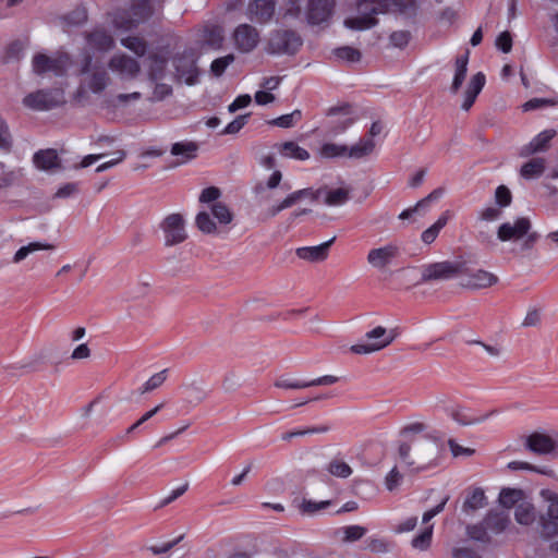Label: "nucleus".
<instances>
[{
  "instance_id": "f257e3e1",
  "label": "nucleus",
  "mask_w": 558,
  "mask_h": 558,
  "mask_svg": "<svg viewBox=\"0 0 558 558\" xmlns=\"http://www.w3.org/2000/svg\"><path fill=\"white\" fill-rule=\"evenodd\" d=\"M510 524L509 513L505 510H489L482 522L466 527L468 535L475 541L489 543L492 535L501 534Z\"/></svg>"
},
{
  "instance_id": "f03ea898",
  "label": "nucleus",
  "mask_w": 558,
  "mask_h": 558,
  "mask_svg": "<svg viewBox=\"0 0 558 558\" xmlns=\"http://www.w3.org/2000/svg\"><path fill=\"white\" fill-rule=\"evenodd\" d=\"M388 8L387 0H359L356 3L359 15L345 19L344 25L354 31L369 29L378 23L376 15L386 13Z\"/></svg>"
},
{
  "instance_id": "7ed1b4c3",
  "label": "nucleus",
  "mask_w": 558,
  "mask_h": 558,
  "mask_svg": "<svg viewBox=\"0 0 558 558\" xmlns=\"http://www.w3.org/2000/svg\"><path fill=\"white\" fill-rule=\"evenodd\" d=\"M153 15L150 0H132L130 12L125 10L117 11L112 23L114 27L130 31L140 23L145 22Z\"/></svg>"
},
{
  "instance_id": "20e7f679",
  "label": "nucleus",
  "mask_w": 558,
  "mask_h": 558,
  "mask_svg": "<svg viewBox=\"0 0 558 558\" xmlns=\"http://www.w3.org/2000/svg\"><path fill=\"white\" fill-rule=\"evenodd\" d=\"M437 448L435 445L426 442L420 446L415 452V458L411 457V445L402 442L399 446V456L403 462L416 471H424L435 466L437 459Z\"/></svg>"
},
{
  "instance_id": "39448f33",
  "label": "nucleus",
  "mask_w": 558,
  "mask_h": 558,
  "mask_svg": "<svg viewBox=\"0 0 558 558\" xmlns=\"http://www.w3.org/2000/svg\"><path fill=\"white\" fill-rule=\"evenodd\" d=\"M64 104V92L61 88L38 89L23 98V105L36 111H48Z\"/></svg>"
},
{
  "instance_id": "423d86ee",
  "label": "nucleus",
  "mask_w": 558,
  "mask_h": 558,
  "mask_svg": "<svg viewBox=\"0 0 558 558\" xmlns=\"http://www.w3.org/2000/svg\"><path fill=\"white\" fill-rule=\"evenodd\" d=\"M301 36L291 29H278L270 34L267 52L270 54H295L301 48Z\"/></svg>"
},
{
  "instance_id": "0eeeda50",
  "label": "nucleus",
  "mask_w": 558,
  "mask_h": 558,
  "mask_svg": "<svg viewBox=\"0 0 558 558\" xmlns=\"http://www.w3.org/2000/svg\"><path fill=\"white\" fill-rule=\"evenodd\" d=\"M461 274H466L465 263L450 260L432 263L423 267L421 282L450 280Z\"/></svg>"
},
{
  "instance_id": "6e6552de",
  "label": "nucleus",
  "mask_w": 558,
  "mask_h": 558,
  "mask_svg": "<svg viewBox=\"0 0 558 558\" xmlns=\"http://www.w3.org/2000/svg\"><path fill=\"white\" fill-rule=\"evenodd\" d=\"M197 53L194 49H185L182 53H177L172 59V64L179 80L187 85H194L198 82L199 70L197 68Z\"/></svg>"
},
{
  "instance_id": "1a4fd4ad",
  "label": "nucleus",
  "mask_w": 558,
  "mask_h": 558,
  "mask_svg": "<svg viewBox=\"0 0 558 558\" xmlns=\"http://www.w3.org/2000/svg\"><path fill=\"white\" fill-rule=\"evenodd\" d=\"M365 338L368 343H359L351 347V352L355 354H368L379 351L388 347L396 338V331L392 329L389 332L385 327L377 326L371 331L366 332Z\"/></svg>"
},
{
  "instance_id": "9d476101",
  "label": "nucleus",
  "mask_w": 558,
  "mask_h": 558,
  "mask_svg": "<svg viewBox=\"0 0 558 558\" xmlns=\"http://www.w3.org/2000/svg\"><path fill=\"white\" fill-rule=\"evenodd\" d=\"M524 448L537 456L558 457V437L548 434L534 432L524 437Z\"/></svg>"
},
{
  "instance_id": "9b49d317",
  "label": "nucleus",
  "mask_w": 558,
  "mask_h": 558,
  "mask_svg": "<svg viewBox=\"0 0 558 558\" xmlns=\"http://www.w3.org/2000/svg\"><path fill=\"white\" fill-rule=\"evenodd\" d=\"M81 74H89L87 86L94 94H100L106 89L110 82L108 72L102 66L93 64V57L86 54L83 59L80 70Z\"/></svg>"
},
{
  "instance_id": "f8f14e48",
  "label": "nucleus",
  "mask_w": 558,
  "mask_h": 558,
  "mask_svg": "<svg viewBox=\"0 0 558 558\" xmlns=\"http://www.w3.org/2000/svg\"><path fill=\"white\" fill-rule=\"evenodd\" d=\"M160 228L165 233L166 246L180 244L187 238L185 222L180 214L168 215L160 223Z\"/></svg>"
},
{
  "instance_id": "ddd939ff",
  "label": "nucleus",
  "mask_w": 558,
  "mask_h": 558,
  "mask_svg": "<svg viewBox=\"0 0 558 558\" xmlns=\"http://www.w3.org/2000/svg\"><path fill=\"white\" fill-rule=\"evenodd\" d=\"M325 189L313 190L311 187L302 189L290 193L282 202L272 205L267 209V217L274 218L282 210L292 207L299 201L305 197H311L312 201H319L323 196Z\"/></svg>"
},
{
  "instance_id": "4468645a",
  "label": "nucleus",
  "mask_w": 558,
  "mask_h": 558,
  "mask_svg": "<svg viewBox=\"0 0 558 558\" xmlns=\"http://www.w3.org/2000/svg\"><path fill=\"white\" fill-rule=\"evenodd\" d=\"M65 63L66 56L51 58L45 53H36L32 61L33 71L38 75H43L48 72L61 75L65 70Z\"/></svg>"
},
{
  "instance_id": "2eb2a0df",
  "label": "nucleus",
  "mask_w": 558,
  "mask_h": 558,
  "mask_svg": "<svg viewBox=\"0 0 558 558\" xmlns=\"http://www.w3.org/2000/svg\"><path fill=\"white\" fill-rule=\"evenodd\" d=\"M531 229V221L526 217L518 218L513 225L504 222L498 227L497 238L501 242L517 241L525 236Z\"/></svg>"
},
{
  "instance_id": "dca6fc26",
  "label": "nucleus",
  "mask_w": 558,
  "mask_h": 558,
  "mask_svg": "<svg viewBox=\"0 0 558 558\" xmlns=\"http://www.w3.org/2000/svg\"><path fill=\"white\" fill-rule=\"evenodd\" d=\"M234 44L241 52H251L259 41L257 29L250 24L239 25L233 33Z\"/></svg>"
},
{
  "instance_id": "f3484780",
  "label": "nucleus",
  "mask_w": 558,
  "mask_h": 558,
  "mask_svg": "<svg viewBox=\"0 0 558 558\" xmlns=\"http://www.w3.org/2000/svg\"><path fill=\"white\" fill-rule=\"evenodd\" d=\"M399 247L388 244L378 248H372L367 254V263L377 269H384L399 255Z\"/></svg>"
},
{
  "instance_id": "a211bd4d",
  "label": "nucleus",
  "mask_w": 558,
  "mask_h": 558,
  "mask_svg": "<svg viewBox=\"0 0 558 558\" xmlns=\"http://www.w3.org/2000/svg\"><path fill=\"white\" fill-rule=\"evenodd\" d=\"M335 0H310L307 4V21L318 25L326 22L332 14Z\"/></svg>"
},
{
  "instance_id": "6ab92c4d",
  "label": "nucleus",
  "mask_w": 558,
  "mask_h": 558,
  "mask_svg": "<svg viewBox=\"0 0 558 558\" xmlns=\"http://www.w3.org/2000/svg\"><path fill=\"white\" fill-rule=\"evenodd\" d=\"M463 275L465 278L461 284L472 290L489 288L498 282L496 275L484 269L470 271L466 268V274Z\"/></svg>"
},
{
  "instance_id": "aec40b11",
  "label": "nucleus",
  "mask_w": 558,
  "mask_h": 558,
  "mask_svg": "<svg viewBox=\"0 0 558 558\" xmlns=\"http://www.w3.org/2000/svg\"><path fill=\"white\" fill-rule=\"evenodd\" d=\"M109 68L125 78H134L141 71L140 63L126 54L113 56L109 61Z\"/></svg>"
},
{
  "instance_id": "412c9836",
  "label": "nucleus",
  "mask_w": 558,
  "mask_h": 558,
  "mask_svg": "<svg viewBox=\"0 0 558 558\" xmlns=\"http://www.w3.org/2000/svg\"><path fill=\"white\" fill-rule=\"evenodd\" d=\"M275 0H253L248 3V16L252 21L266 23L275 13Z\"/></svg>"
},
{
  "instance_id": "4be33fe9",
  "label": "nucleus",
  "mask_w": 558,
  "mask_h": 558,
  "mask_svg": "<svg viewBox=\"0 0 558 558\" xmlns=\"http://www.w3.org/2000/svg\"><path fill=\"white\" fill-rule=\"evenodd\" d=\"M335 240L336 236L316 246L299 247L296 248L295 254L299 258L307 262H323L328 257L329 248Z\"/></svg>"
},
{
  "instance_id": "5701e85b",
  "label": "nucleus",
  "mask_w": 558,
  "mask_h": 558,
  "mask_svg": "<svg viewBox=\"0 0 558 558\" xmlns=\"http://www.w3.org/2000/svg\"><path fill=\"white\" fill-rule=\"evenodd\" d=\"M486 82V77L484 73L477 72L474 74L471 78V81L468 84V87L464 92V100L462 102L461 108L465 111L470 110V108L475 102L478 94L482 92L484 85Z\"/></svg>"
},
{
  "instance_id": "b1692460",
  "label": "nucleus",
  "mask_w": 558,
  "mask_h": 558,
  "mask_svg": "<svg viewBox=\"0 0 558 558\" xmlns=\"http://www.w3.org/2000/svg\"><path fill=\"white\" fill-rule=\"evenodd\" d=\"M33 162L36 168L44 171L61 168L60 158L57 150L53 148L40 149L36 151L33 156Z\"/></svg>"
},
{
  "instance_id": "393cba45",
  "label": "nucleus",
  "mask_w": 558,
  "mask_h": 558,
  "mask_svg": "<svg viewBox=\"0 0 558 558\" xmlns=\"http://www.w3.org/2000/svg\"><path fill=\"white\" fill-rule=\"evenodd\" d=\"M556 135L555 130H545L537 134L527 145L521 150V156H530L536 153L545 151L549 147L550 141Z\"/></svg>"
},
{
  "instance_id": "a878e982",
  "label": "nucleus",
  "mask_w": 558,
  "mask_h": 558,
  "mask_svg": "<svg viewBox=\"0 0 558 558\" xmlns=\"http://www.w3.org/2000/svg\"><path fill=\"white\" fill-rule=\"evenodd\" d=\"M85 38L92 48L99 51H108L114 46L113 37L102 28H96L86 33Z\"/></svg>"
},
{
  "instance_id": "bb28decb",
  "label": "nucleus",
  "mask_w": 558,
  "mask_h": 558,
  "mask_svg": "<svg viewBox=\"0 0 558 558\" xmlns=\"http://www.w3.org/2000/svg\"><path fill=\"white\" fill-rule=\"evenodd\" d=\"M445 412L454 422L462 426L478 424L484 422L488 417V414L482 416H474L469 412V410L462 407H447L445 408Z\"/></svg>"
},
{
  "instance_id": "cd10ccee",
  "label": "nucleus",
  "mask_w": 558,
  "mask_h": 558,
  "mask_svg": "<svg viewBox=\"0 0 558 558\" xmlns=\"http://www.w3.org/2000/svg\"><path fill=\"white\" fill-rule=\"evenodd\" d=\"M198 144L192 141L177 142L172 144L170 153L180 157L179 163H185L197 156Z\"/></svg>"
},
{
  "instance_id": "c85d7f7f",
  "label": "nucleus",
  "mask_w": 558,
  "mask_h": 558,
  "mask_svg": "<svg viewBox=\"0 0 558 558\" xmlns=\"http://www.w3.org/2000/svg\"><path fill=\"white\" fill-rule=\"evenodd\" d=\"M468 63H469V51L466 50V52L464 54L457 57L456 62H454V76L452 80V84L450 86V92L452 94H457L459 92V89L461 88V86L465 80V76H466Z\"/></svg>"
},
{
  "instance_id": "c756f323",
  "label": "nucleus",
  "mask_w": 558,
  "mask_h": 558,
  "mask_svg": "<svg viewBox=\"0 0 558 558\" xmlns=\"http://www.w3.org/2000/svg\"><path fill=\"white\" fill-rule=\"evenodd\" d=\"M376 143L372 137H362L360 141L348 146V158L350 159H362L368 157L375 150Z\"/></svg>"
},
{
  "instance_id": "7c9ffc66",
  "label": "nucleus",
  "mask_w": 558,
  "mask_h": 558,
  "mask_svg": "<svg viewBox=\"0 0 558 558\" xmlns=\"http://www.w3.org/2000/svg\"><path fill=\"white\" fill-rule=\"evenodd\" d=\"M486 496L481 487L471 489L462 505V510L466 513L476 511L486 506Z\"/></svg>"
},
{
  "instance_id": "2f4dec72",
  "label": "nucleus",
  "mask_w": 558,
  "mask_h": 558,
  "mask_svg": "<svg viewBox=\"0 0 558 558\" xmlns=\"http://www.w3.org/2000/svg\"><path fill=\"white\" fill-rule=\"evenodd\" d=\"M149 69L148 75L151 81H160L165 77L168 64L167 58L158 53H150L148 56Z\"/></svg>"
},
{
  "instance_id": "473e14b6",
  "label": "nucleus",
  "mask_w": 558,
  "mask_h": 558,
  "mask_svg": "<svg viewBox=\"0 0 558 558\" xmlns=\"http://www.w3.org/2000/svg\"><path fill=\"white\" fill-rule=\"evenodd\" d=\"M323 193L324 203L328 206H339L347 203L350 198V190L344 187H338L335 190H328L324 187Z\"/></svg>"
},
{
  "instance_id": "72a5a7b5",
  "label": "nucleus",
  "mask_w": 558,
  "mask_h": 558,
  "mask_svg": "<svg viewBox=\"0 0 558 558\" xmlns=\"http://www.w3.org/2000/svg\"><path fill=\"white\" fill-rule=\"evenodd\" d=\"M279 153L283 157L294 158L298 160H306L310 158L308 151L292 141L280 144Z\"/></svg>"
},
{
  "instance_id": "f704fd0d",
  "label": "nucleus",
  "mask_w": 558,
  "mask_h": 558,
  "mask_svg": "<svg viewBox=\"0 0 558 558\" xmlns=\"http://www.w3.org/2000/svg\"><path fill=\"white\" fill-rule=\"evenodd\" d=\"M544 171L545 160L543 158H533L521 167L520 174L529 180L541 177Z\"/></svg>"
},
{
  "instance_id": "c9c22d12",
  "label": "nucleus",
  "mask_w": 558,
  "mask_h": 558,
  "mask_svg": "<svg viewBox=\"0 0 558 558\" xmlns=\"http://www.w3.org/2000/svg\"><path fill=\"white\" fill-rule=\"evenodd\" d=\"M514 518L518 523L530 525L536 518L534 506L529 502L518 505L514 510Z\"/></svg>"
},
{
  "instance_id": "e433bc0d",
  "label": "nucleus",
  "mask_w": 558,
  "mask_h": 558,
  "mask_svg": "<svg viewBox=\"0 0 558 558\" xmlns=\"http://www.w3.org/2000/svg\"><path fill=\"white\" fill-rule=\"evenodd\" d=\"M447 222H448V217H447V213H445L437 219V221L433 226H430L429 228H427L426 230L423 231V233L421 235L422 241L425 244L433 243L436 240V238L438 236L440 230L447 225Z\"/></svg>"
},
{
  "instance_id": "4c0bfd02",
  "label": "nucleus",
  "mask_w": 558,
  "mask_h": 558,
  "mask_svg": "<svg viewBox=\"0 0 558 558\" xmlns=\"http://www.w3.org/2000/svg\"><path fill=\"white\" fill-rule=\"evenodd\" d=\"M54 246L48 243L32 242L28 245L22 246L16 251L13 256V263H20L25 259L29 254L40 250H53Z\"/></svg>"
},
{
  "instance_id": "58836bf2",
  "label": "nucleus",
  "mask_w": 558,
  "mask_h": 558,
  "mask_svg": "<svg viewBox=\"0 0 558 558\" xmlns=\"http://www.w3.org/2000/svg\"><path fill=\"white\" fill-rule=\"evenodd\" d=\"M541 496L548 504L546 514L544 515L550 520H558V494L549 489H543Z\"/></svg>"
},
{
  "instance_id": "ea45409f",
  "label": "nucleus",
  "mask_w": 558,
  "mask_h": 558,
  "mask_svg": "<svg viewBox=\"0 0 558 558\" xmlns=\"http://www.w3.org/2000/svg\"><path fill=\"white\" fill-rule=\"evenodd\" d=\"M121 44L138 57L145 56L147 51V43L137 36L125 37L121 40Z\"/></svg>"
},
{
  "instance_id": "a19ab883",
  "label": "nucleus",
  "mask_w": 558,
  "mask_h": 558,
  "mask_svg": "<svg viewBox=\"0 0 558 558\" xmlns=\"http://www.w3.org/2000/svg\"><path fill=\"white\" fill-rule=\"evenodd\" d=\"M508 469L512 471L526 470L535 473H539L547 476H553L554 471L547 466H536L524 461H511L508 463Z\"/></svg>"
},
{
  "instance_id": "79ce46f5",
  "label": "nucleus",
  "mask_w": 558,
  "mask_h": 558,
  "mask_svg": "<svg viewBox=\"0 0 558 558\" xmlns=\"http://www.w3.org/2000/svg\"><path fill=\"white\" fill-rule=\"evenodd\" d=\"M433 529V525L425 526L418 535L413 537L412 547L422 551L428 549L432 543Z\"/></svg>"
},
{
  "instance_id": "37998d69",
  "label": "nucleus",
  "mask_w": 558,
  "mask_h": 558,
  "mask_svg": "<svg viewBox=\"0 0 558 558\" xmlns=\"http://www.w3.org/2000/svg\"><path fill=\"white\" fill-rule=\"evenodd\" d=\"M320 155L324 158H336V157H347L348 158V146L336 144V143H325L320 147Z\"/></svg>"
},
{
  "instance_id": "c03bdc74",
  "label": "nucleus",
  "mask_w": 558,
  "mask_h": 558,
  "mask_svg": "<svg viewBox=\"0 0 558 558\" xmlns=\"http://www.w3.org/2000/svg\"><path fill=\"white\" fill-rule=\"evenodd\" d=\"M522 492L514 488H502L499 494V502L505 508H512L521 498Z\"/></svg>"
},
{
  "instance_id": "a18cd8bd",
  "label": "nucleus",
  "mask_w": 558,
  "mask_h": 558,
  "mask_svg": "<svg viewBox=\"0 0 558 558\" xmlns=\"http://www.w3.org/2000/svg\"><path fill=\"white\" fill-rule=\"evenodd\" d=\"M204 41L213 48H219L223 41L222 29L219 26H209L204 31Z\"/></svg>"
},
{
  "instance_id": "49530a36",
  "label": "nucleus",
  "mask_w": 558,
  "mask_h": 558,
  "mask_svg": "<svg viewBox=\"0 0 558 558\" xmlns=\"http://www.w3.org/2000/svg\"><path fill=\"white\" fill-rule=\"evenodd\" d=\"M328 472L337 477L347 478L352 474L351 466L340 459H333L329 462Z\"/></svg>"
},
{
  "instance_id": "de8ad7c7",
  "label": "nucleus",
  "mask_w": 558,
  "mask_h": 558,
  "mask_svg": "<svg viewBox=\"0 0 558 558\" xmlns=\"http://www.w3.org/2000/svg\"><path fill=\"white\" fill-rule=\"evenodd\" d=\"M211 213L214 217L222 225H228L233 219V214L227 205L220 202H216L211 206Z\"/></svg>"
},
{
  "instance_id": "09e8293b",
  "label": "nucleus",
  "mask_w": 558,
  "mask_h": 558,
  "mask_svg": "<svg viewBox=\"0 0 558 558\" xmlns=\"http://www.w3.org/2000/svg\"><path fill=\"white\" fill-rule=\"evenodd\" d=\"M196 227L206 234H211L217 231V226L206 211H201L195 218Z\"/></svg>"
},
{
  "instance_id": "8fccbe9b",
  "label": "nucleus",
  "mask_w": 558,
  "mask_h": 558,
  "mask_svg": "<svg viewBox=\"0 0 558 558\" xmlns=\"http://www.w3.org/2000/svg\"><path fill=\"white\" fill-rule=\"evenodd\" d=\"M88 19L87 11L84 7H77L73 11L64 15L63 20L68 25L80 26Z\"/></svg>"
},
{
  "instance_id": "3c124183",
  "label": "nucleus",
  "mask_w": 558,
  "mask_h": 558,
  "mask_svg": "<svg viewBox=\"0 0 558 558\" xmlns=\"http://www.w3.org/2000/svg\"><path fill=\"white\" fill-rule=\"evenodd\" d=\"M185 391H186V401L193 405L199 404L207 397V393L205 392V390L195 384L186 385Z\"/></svg>"
},
{
  "instance_id": "603ef678",
  "label": "nucleus",
  "mask_w": 558,
  "mask_h": 558,
  "mask_svg": "<svg viewBox=\"0 0 558 558\" xmlns=\"http://www.w3.org/2000/svg\"><path fill=\"white\" fill-rule=\"evenodd\" d=\"M234 61L232 53L215 59L210 64V72L214 76H221L226 69Z\"/></svg>"
},
{
  "instance_id": "864d4df0",
  "label": "nucleus",
  "mask_w": 558,
  "mask_h": 558,
  "mask_svg": "<svg viewBox=\"0 0 558 558\" xmlns=\"http://www.w3.org/2000/svg\"><path fill=\"white\" fill-rule=\"evenodd\" d=\"M538 523L543 537L551 538L558 535V520H550L545 515H541Z\"/></svg>"
},
{
  "instance_id": "5fc2aeb1",
  "label": "nucleus",
  "mask_w": 558,
  "mask_h": 558,
  "mask_svg": "<svg viewBox=\"0 0 558 558\" xmlns=\"http://www.w3.org/2000/svg\"><path fill=\"white\" fill-rule=\"evenodd\" d=\"M168 369H162L159 373L154 374L141 388V393L150 392L159 388L167 379Z\"/></svg>"
},
{
  "instance_id": "6e6d98bb",
  "label": "nucleus",
  "mask_w": 558,
  "mask_h": 558,
  "mask_svg": "<svg viewBox=\"0 0 558 558\" xmlns=\"http://www.w3.org/2000/svg\"><path fill=\"white\" fill-rule=\"evenodd\" d=\"M301 118H302V112L300 110H294L291 113L283 114L281 117H278V118L271 120L270 124L279 126V128L288 129V128L293 126V124L296 121L301 120Z\"/></svg>"
},
{
  "instance_id": "4d7b16f0",
  "label": "nucleus",
  "mask_w": 558,
  "mask_h": 558,
  "mask_svg": "<svg viewBox=\"0 0 558 558\" xmlns=\"http://www.w3.org/2000/svg\"><path fill=\"white\" fill-rule=\"evenodd\" d=\"M12 146L13 140L9 130V125L2 118H0V150L9 153L11 151Z\"/></svg>"
},
{
  "instance_id": "13d9d810",
  "label": "nucleus",
  "mask_w": 558,
  "mask_h": 558,
  "mask_svg": "<svg viewBox=\"0 0 558 558\" xmlns=\"http://www.w3.org/2000/svg\"><path fill=\"white\" fill-rule=\"evenodd\" d=\"M335 56L348 62H359L362 57L360 50L349 46L335 49Z\"/></svg>"
},
{
  "instance_id": "bf43d9fd",
  "label": "nucleus",
  "mask_w": 558,
  "mask_h": 558,
  "mask_svg": "<svg viewBox=\"0 0 558 558\" xmlns=\"http://www.w3.org/2000/svg\"><path fill=\"white\" fill-rule=\"evenodd\" d=\"M495 202L499 208L510 206L512 202V194L506 185H499L495 191Z\"/></svg>"
},
{
  "instance_id": "052dcab7",
  "label": "nucleus",
  "mask_w": 558,
  "mask_h": 558,
  "mask_svg": "<svg viewBox=\"0 0 558 558\" xmlns=\"http://www.w3.org/2000/svg\"><path fill=\"white\" fill-rule=\"evenodd\" d=\"M330 505H331V501H329V500L316 502L313 500L304 499L301 504L300 509L303 513L314 514L319 510L327 509Z\"/></svg>"
},
{
  "instance_id": "680f3d73",
  "label": "nucleus",
  "mask_w": 558,
  "mask_h": 558,
  "mask_svg": "<svg viewBox=\"0 0 558 558\" xmlns=\"http://www.w3.org/2000/svg\"><path fill=\"white\" fill-rule=\"evenodd\" d=\"M275 386L282 389H303L310 387L308 380L279 378Z\"/></svg>"
},
{
  "instance_id": "e2e57ef3",
  "label": "nucleus",
  "mask_w": 558,
  "mask_h": 558,
  "mask_svg": "<svg viewBox=\"0 0 558 558\" xmlns=\"http://www.w3.org/2000/svg\"><path fill=\"white\" fill-rule=\"evenodd\" d=\"M366 533V529L360 525H349L344 527V541L355 542L361 539Z\"/></svg>"
},
{
  "instance_id": "0e129e2a",
  "label": "nucleus",
  "mask_w": 558,
  "mask_h": 558,
  "mask_svg": "<svg viewBox=\"0 0 558 558\" xmlns=\"http://www.w3.org/2000/svg\"><path fill=\"white\" fill-rule=\"evenodd\" d=\"M248 116H239L231 121L221 132V135L238 133L247 122Z\"/></svg>"
},
{
  "instance_id": "69168bd1",
  "label": "nucleus",
  "mask_w": 558,
  "mask_h": 558,
  "mask_svg": "<svg viewBox=\"0 0 558 558\" xmlns=\"http://www.w3.org/2000/svg\"><path fill=\"white\" fill-rule=\"evenodd\" d=\"M448 447L453 457H460V456L471 457L475 453V449L469 448V447H463V446L459 445L452 438H450L448 440Z\"/></svg>"
},
{
  "instance_id": "338daca9",
  "label": "nucleus",
  "mask_w": 558,
  "mask_h": 558,
  "mask_svg": "<svg viewBox=\"0 0 558 558\" xmlns=\"http://www.w3.org/2000/svg\"><path fill=\"white\" fill-rule=\"evenodd\" d=\"M410 33L407 31H397L390 35V43L397 48H404L410 41Z\"/></svg>"
},
{
  "instance_id": "774afa93",
  "label": "nucleus",
  "mask_w": 558,
  "mask_h": 558,
  "mask_svg": "<svg viewBox=\"0 0 558 558\" xmlns=\"http://www.w3.org/2000/svg\"><path fill=\"white\" fill-rule=\"evenodd\" d=\"M496 46L504 53H508L512 48V38L509 32H502L496 39Z\"/></svg>"
}]
</instances>
